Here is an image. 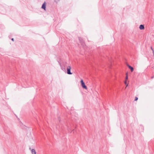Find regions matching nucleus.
Returning <instances> with one entry per match:
<instances>
[{
	"label": "nucleus",
	"mask_w": 154,
	"mask_h": 154,
	"mask_svg": "<svg viewBox=\"0 0 154 154\" xmlns=\"http://www.w3.org/2000/svg\"><path fill=\"white\" fill-rule=\"evenodd\" d=\"M80 82H81V84L82 86V87L83 88L86 89H87V87L85 85V83L83 82V80L82 79H81Z\"/></svg>",
	"instance_id": "obj_1"
},
{
	"label": "nucleus",
	"mask_w": 154,
	"mask_h": 154,
	"mask_svg": "<svg viewBox=\"0 0 154 154\" xmlns=\"http://www.w3.org/2000/svg\"><path fill=\"white\" fill-rule=\"evenodd\" d=\"M71 69V67L70 66H68L67 68V73L69 75H71L72 73L71 72L70 70Z\"/></svg>",
	"instance_id": "obj_2"
},
{
	"label": "nucleus",
	"mask_w": 154,
	"mask_h": 154,
	"mask_svg": "<svg viewBox=\"0 0 154 154\" xmlns=\"http://www.w3.org/2000/svg\"><path fill=\"white\" fill-rule=\"evenodd\" d=\"M79 40L80 41V43L82 44V45L83 46H84L85 45V44L84 42V41H83L82 38L81 37H79Z\"/></svg>",
	"instance_id": "obj_3"
},
{
	"label": "nucleus",
	"mask_w": 154,
	"mask_h": 154,
	"mask_svg": "<svg viewBox=\"0 0 154 154\" xmlns=\"http://www.w3.org/2000/svg\"><path fill=\"white\" fill-rule=\"evenodd\" d=\"M46 3L45 2H44V3L42 4V8L45 10L46 9Z\"/></svg>",
	"instance_id": "obj_4"
},
{
	"label": "nucleus",
	"mask_w": 154,
	"mask_h": 154,
	"mask_svg": "<svg viewBox=\"0 0 154 154\" xmlns=\"http://www.w3.org/2000/svg\"><path fill=\"white\" fill-rule=\"evenodd\" d=\"M128 68L130 69L131 71V72H133V71L134 70V68L130 66L129 65H128Z\"/></svg>",
	"instance_id": "obj_5"
},
{
	"label": "nucleus",
	"mask_w": 154,
	"mask_h": 154,
	"mask_svg": "<svg viewBox=\"0 0 154 154\" xmlns=\"http://www.w3.org/2000/svg\"><path fill=\"white\" fill-rule=\"evenodd\" d=\"M139 28L141 30L143 29H144V26L143 25H140L139 26Z\"/></svg>",
	"instance_id": "obj_6"
},
{
	"label": "nucleus",
	"mask_w": 154,
	"mask_h": 154,
	"mask_svg": "<svg viewBox=\"0 0 154 154\" xmlns=\"http://www.w3.org/2000/svg\"><path fill=\"white\" fill-rule=\"evenodd\" d=\"M31 151L32 154H36V152L34 149H32Z\"/></svg>",
	"instance_id": "obj_7"
},
{
	"label": "nucleus",
	"mask_w": 154,
	"mask_h": 154,
	"mask_svg": "<svg viewBox=\"0 0 154 154\" xmlns=\"http://www.w3.org/2000/svg\"><path fill=\"white\" fill-rule=\"evenodd\" d=\"M126 80H127L128 79V73H127L126 74Z\"/></svg>",
	"instance_id": "obj_8"
},
{
	"label": "nucleus",
	"mask_w": 154,
	"mask_h": 154,
	"mask_svg": "<svg viewBox=\"0 0 154 154\" xmlns=\"http://www.w3.org/2000/svg\"><path fill=\"white\" fill-rule=\"evenodd\" d=\"M138 99V97H135V100H135V101H136V100H137Z\"/></svg>",
	"instance_id": "obj_9"
},
{
	"label": "nucleus",
	"mask_w": 154,
	"mask_h": 154,
	"mask_svg": "<svg viewBox=\"0 0 154 154\" xmlns=\"http://www.w3.org/2000/svg\"><path fill=\"white\" fill-rule=\"evenodd\" d=\"M125 85H126V86H127L128 85V84L127 85V82H126V80L125 81Z\"/></svg>",
	"instance_id": "obj_10"
},
{
	"label": "nucleus",
	"mask_w": 154,
	"mask_h": 154,
	"mask_svg": "<svg viewBox=\"0 0 154 154\" xmlns=\"http://www.w3.org/2000/svg\"><path fill=\"white\" fill-rule=\"evenodd\" d=\"M151 49L152 50V53H153V51H154V50H153V49L152 48V47H151Z\"/></svg>",
	"instance_id": "obj_11"
},
{
	"label": "nucleus",
	"mask_w": 154,
	"mask_h": 154,
	"mask_svg": "<svg viewBox=\"0 0 154 154\" xmlns=\"http://www.w3.org/2000/svg\"><path fill=\"white\" fill-rule=\"evenodd\" d=\"M11 40L13 41H14V39L13 38H11Z\"/></svg>",
	"instance_id": "obj_12"
},
{
	"label": "nucleus",
	"mask_w": 154,
	"mask_h": 154,
	"mask_svg": "<svg viewBox=\"0 0 154 154\" xmlns=\"http://www.w3.org/2000/svg\"><path fill=\"white\" fill-rule=\"evenodd\" d=\"M68 131H69V129H69V128H68Z\"/></svg>",
	"instance_id": "obj_13"
},
{
	"label": "nucleus",
	"mask_w": 154,
	"mask_h": 154,
	"mask_svg": "<svg viewBox=\"0 0 154 154\" xmlns=\"http://www.w3.org/2000/svg\"><path fill=\"white\" fill-rule=\"evenodd\" d=\"M29 149H31V148H29Z\"/></svg>",
	"instance_id": "obj_14"
}]
</instances>
